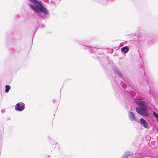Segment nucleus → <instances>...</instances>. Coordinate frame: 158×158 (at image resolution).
Here are the masks:
<instances>
[{
    "mask_svg": "<svg viewBox=\"0 0 158 158\" xmlns=\"http://www.w3.org/2000/svg\"><path fill=\"white\" fill-rule=\"evenodd\" d=\"M135 102L140 108V109L136 108V110L137 113L142 116H148L147 108L144 106V102L139 99L137 98L135 99Z\"/></svg>",
    "mask_w": 158,
    "mask_h": 158,
    "instance_id": "1",
    "label": "nucleus"
},
{
    "mask_svg": "<svg viewBox=\"0 0 158 158\" xmlns=\"http://www.w3.org/2000/svg\"><path fill=\"white\" fill-rule=\"evenodd\" d=\"M33 3L36 4V6L33 5H31L30 6L31 8L34 11L36 12H39V10L43 13L44 14L47 15L48 12L45 8L39 2H38L36 0H29Z\"/></svg>",
    "mask_w": 158,
    "mask_h": 158,
    "instance_id": "2",
    "label": "nucleus"
},
{
    "mask_svg": "<svg viewBox=\"0 0 158 158\" xmlns=\"http://www.w3.org/2000/svg\"><path fill=\"white\" fill-rule=\"evenodd\" d=\"M15 109L18 111H21L24 109V106L23 104L18 103L16 105Z\"/></svg>",
    "mask_w": 158,
    "mask_h": 158,
    "instance_id": "3",
    "label": "nucleus"
},
{
    "mask_svg": "<svg viewBox=\"0 0 158 158\" xmlns=\"http://www.w3.org/2000/svg\"><path fill=\"white\" fill-rule=\"evenodd\" d=\"M129 117L130 120L131 121H136V119L133 112H129Z\"/></svg>",
    "mask_w": 158,
    "mask_h": 158,
    "instance_id": "4",
    "label": "nucleus"
},
{
    "mask_svg": "<svg viewBox=\"0 0 158 158\" xmlns=\"http://www.w3.org/2000/svg\"><path fill=\"white\" fill-rule=\"evenodd\" d=\"M140 123L144 127H148V123L146 122L143 118L139 119Z\"/></svg>",
    "mask_w": 158,
    "mask_h": 158,
    "instance_id": "5",
    "label": "nucleus"
},
{
    "mask_svg": "<svg viewBox=\"0 0 158 158\" xmlns=\"http://www.w3.org/2000/svg\"><path fill=\"white\" fill-rule=\"evenodd\" d=\"M129 48L127 46L122 47L121 49L122 52H124L125 53H127L129 51Z\"/></svg>",
    "mask_w": 158,
    "mask_h": 158,
    "instance_id": "6",
    "label": "nucleus"
},
{
    "mask_svg": "<svg viewBox=\"0 0 158 158\" xmlns=\"http://www.w3.org/2000/svg\"><path fill=\"white\" fill-rule=\"evenodd\" d=\"M6 89L5 90V92L6 93H7L9 92V90L10 89V86L8 85H6L5 86Z\"/></svg>",
    "mask_w": 158,
    "mask_h": 158,
    "instance_id": "7",
    "label": "nucleus"
},
{
    "mask_svg": "<svg viewBox=\"0 0 158 158\" xmlns=\"http://www.w3.org/2000/svg\"><path fill=\"white\" fill-rule=\"evenodd\" d=\"M153 114L154 116H155L156 118L158 117V115L157 113H156L155 112L153 111Z\"/></svg>",
    "mask_w": 158,
    "mask_h": 158,
    "instance_id": "8",
    "label": "nucleus"
},
{
    "mask_svg": "<svg viewBox=\"0 0 158 158\" xmlns=\"http://www.w3.org/2000/svg\"><path fill=\"white\" fill-rule=\"evenodd\" d=\"M156 118H157V121L158 122V117H157Z\"/></svg>",
    "mask_w": 158,
    "mask_h": 158,
    "instance_id": "9",
    "label": "nucleus"
},
{
    "mask_svg": "<svg viewBox=\"0 0 158 158\" xmlns=\"http://www.w3.org/2000/svg\"><path fill=\"white\" fill-rule=\"evenodd\" d=\"M158 133V132H157Z\"/></svg>",
    "mask_w": 158,
    "mask_h": 158,
    "instance_id": "10",
    "label": "nucleus"
}]
</instances>
